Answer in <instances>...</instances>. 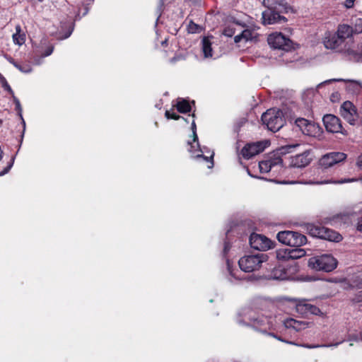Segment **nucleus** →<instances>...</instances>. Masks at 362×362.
I'll return each mask as SVG.
<instances>
[{
    "label": "nucleus",
    "mask_w": 362,
    "mask_h": 362,
    "mask_svg": "<svg viewBox=\"0 0 362 362\" xmlns=\"http://www.w3.org/2000/svg\"><path fill=\"white\" fill-rule=\"evenodd\" d=\"M301 325L302 322L292 318L288 319L285 322V325L286 327H293L296 330H299L300 329Z\"/></svg>",
    "instance_id": "a878e982"
},
{
    "label": "nucleus",
    "mask_w": 362,
    "mask_h": 362,
    "mask_svg": "<svg viewBox=\"0 0 362 362\" xmlns=\"http://www.w3.org/2000/svg\"><path fill=\"white\" fill-rule=\"evenodd\" d=\"M263 4L267 8L278 10V11L288 13L293 11L285 0H264Z\"/></svg>",
    "instance_id": "f3484780"
},
{
    "label": "nucleus",
    "mask_w": 362,
    "mask_h": 362,
    "mask_svg": "<svg viewBox=\"0 0 362 362\" xmlns=\"http://www.w3.org/2000/svg\"><path fill=\"white\" fill-rule=\"evenodd\" d=\"M3 124V120L1 119H0V127L2 126Z\"/></svg>",
    "instance_id": "09e8293b"
},
{
    "label": "nucleus",
    "mask_w": 362,
    "mask_h": 362,
    "mask_svg": "<svg viewBox=\"0 0 362 362\" xmlns=\"http://www.w3.org/2000/svg\"><path fill=\"white\" fill-rule=\"evenodd\" d=\"M355 0H346L344 5L346 8H351L354 6Z\"/></svg>",
    "instance_id": "4c0bfd02"
},
{
    "label": "nucleus",
    "mask_w": 362,
    "mask_h": 362,
    "mask_svg": "<svg viewBox=\"0 0 362 362\" xmlns=\"http://www.w3.org/2000/svg\"><path fill=\"white\" fill-rule=\"evenodd\" d=\"M165 116L168 119L178 120L180 118L185 119L183 117H181L180 115L173 112V110H166L165 112Z\"/></svg>",
    "instance_id": "bb28decb"
},
{
    "label": "nucleus",
    "mask_w": 362,
    "mask_h": 362,
    "mask_svg": "<svg viewBox=\"0 0 362 362\" xmlns=\"http://www.w3.org/2000/svg\"><path fill=\"white\" fill-rule=\"evenodd\" d=\"M354 33H362V19L358 18L356 21L355 28L354 29Z\"/></svg>",
    "instance_id": "2f4dec72"
},
{
    "label": "nucleus",
    "mask_w": 362,
    "mask_h": 362,
    "mask_svg": "<svg viewBox=\"0 0 362 362\" xmlns=\"http://www.w3.org/2000/svg\"><path fill=\"white\" fill-rule=\"evenodd\" d=\"M20 70L24 73H29L32 69H20Z\"/></svg>",
    "instance_id": "49530a36"
},
{
    "label": "nucleus",
    "mask_w": 362,
    "mask_h": 362,
    "mask_svg": "<svg viewBox=\"0 0 362 362\" xmlns=\"http://www.w3.org/2000/svg\"><path fill=\"white\" fill-rule=\"evenodd\" d=\"M251 247L259 251H265L273 247L274 243L266 236L253 233L249 239Z\"/></svg>",
    "instance_id": "6e6552de"
},
{
    "label": "nucleus",
    "mask_w": 362,
    "mask_h": 362,
    "mask_svg": "<svg viewBox=\"0 0 362 362\" xmlns=\"http://www.w3.org/2000/svg\"><path fill=\"white\" fill-rule=\"evenodd\" d=\"M283 12L269 9L262 12V19L264 25L282 24L287 21L286 18L281 16Z\"/></svg>",
    "instance_id": "9b49d317"
},
{
    "label": "nucleus",
    "mask_w": 362,
    "mask_h": 362,
    "mask_svg": "<svg viewBox=\"0 0 362 362\" xmlns=\"http://www.w3.org/2000/svg\"><path fill=\"white\" fill-rule=\"evenodd\" d=\"M312 160L311 151L306 150L301 153L291 157L290 165L295 168H304Z\"/></svg>",
    "instance_id": "dca6fc26"
},
{
    "label": "nucleus",
    "mask_w": 362,
    "mask_h": 362,
    "mask_svg": "<svg viewBox=\"0 0 362 362\" xmlns=\"http://www.w3.org/2000/svg\"><path fill=\"white\" fill-rule=\"evenodd\" d=\"M37 1H40V2H42L43 1V0H37Z\"/></svg>",
    "instance_id": "864d4df0"
},
{
    "label": "nucleus",
    "mask_w": 362,
    "mask_h": 362,
    "mask_svg": "<svg viewBox=\"0 0 362 362\" xmlns=\"http://www.w3.org/2000/svg\"><path fill=\"white\" fill-rule=\"evenodd\" d=\"M341 40L345 44V40L352 37L354 33V28L346 24H340L338 25L337 30L336 32Z\"/></svg>",
    "instance_id": "aec40b11"
},
{
    "label": "nucleus",
    "mask_w": 362,
    "mask_h": 362,
    "mask_svg": "<svg viewBox=\"0 0 362 362\" xmlns=\"http://www.w3.org/2000/svg\"><path fill=\"white\" fill-rule=\"evenodd\" d=\"M305 228L308 234L313 237L334 242H339L342 239L339 233L320 225L308 223Z\"/></svg>",
    "instance_id": "7ed1b4c3"
},
{
    "label": "nucleus",
    "mask_w": 362,
    "mask_h": 362,
    "mask_svg": "<svg viewBox=\"0 0 362 362\" xmlns=\"http://www.w3.org/2000/svg\"><path fill=\"white\" fill-rule=\"evenodd\" d=\"M13 40L15 44L22 45L25 41V35L22 32L20 25L16 26V33L13 35Z\"/></svg>",
    "instance_id": "5701e85b"
},
{
    "label": "nucleus",
    "mask_w": 362,
    "mask_h": 362,
    "mask_svg": "<svg viewBox=\"0 0 362 362\" xmlns=\"http://www.w3.org/2000/svg\"><path fill=\"white\" fill-rule=\"evenodd\" d=\"M268 160L271 161V163L272 164V168L276 166H280V167L283 166V160L279 156L276 157V158H271L268 159Z\"/></svg>",
    "instance_id": "c756f323"
},
{
    "label": "nucleus",
    "mask_w": 362,
    "mask_h": 362,
    "mask_svg": "<svg viewBox=\"0 0 362 362\" xmlns=\"http://www.w3.org/2000/svg\"><path fill=\"white\" fill-rule=\"evenodd\" d=\"M268 44L273 49L288 52L293 48V42L281 33H273L267 37Z\"/></svg>",
    "instance_id": "39448f33"
},
{
    "label": "nucleus",
    "mask_w": 362,
    "mask_h": 362,
    "mask_svg": "<svg viewBox=\"0 0 362 362\" xmlns=\"http://www.w3.org/2000/svg\"><path fill=\"white\" fill-rule=\"evenodd\" d=\"M308 264L315 271L329 272L337 267V261L331 255H322L310 257Z\"/></svg>",
    "instance_id": "f03ea898"
},
{
    "label": "nucleus",
    "mask_w": 362,
    "mask_h": 362,
    "mask_svg": "<svg viewBox=\"0 0 362 362\" xmlns=\"http://www.w3.org/2000/svg\"><path fill=\"white\" fill-rule=\"evenodd\" d=\"M284 255L281 256V252L277 254L279 258L285 259H297L305 255V250L300 247H295L293 249H286L284 252Z\"/></svg>",
    "instance_id": "6ab92c4d"
},
{
    "label": "nucleus",
    "mask_w": 362,
    "mask_h": 362,
    "mask_svg": "<svg viewBox=\"0 0 362 362\" xmlns=\"http://www.w3.org/2000/svg\"><path fill=\"white\" fill-rule=\"evenodd\" d=\"M343 81V80L342 79H330V80H327V81H325V82L320 83L319 85V86L322 85L323 83H331L332 81Z\"/></svg>",
    "instance_id": "37998d69"
},
{
    "label": "nucleus",
    "mask_w": 362,
    "mask_h": 362,
    "mask_svg": "<svg viewBox=\"0 0 362 362\" xmlns=\"http://www.w3.org/2000/svg\"><path fill=\"white\" fill-rule=\"evenodd\" d=\"M202 49L205 57L212 56L211 43L208 37H204L202 40Z\"/></svg>",
    "instance_id": "b1692460"
},
{
    "label": "nucleus",
    "mask_w": 362,
    "mask_h": 362,
    "mask_svg": "<svg viewBox=\"0 0 362 362\" xmlns=\"http://www.w3.org/2000/svg\"><path fill=\"white\" fill-rule=\"evenodd\" d=\"M191 104L194 105V100H192V102H189L188 100L185 98H178L177 99L176 104L173 105V107H175L180 113L185 114L191 112Z\"/></svg>",
    "instance_id": "412c9836"
},
{
    "label": "nucleus",
    "mask_w": 362,
    "mask_h": 362,
    "mask_svg": "<svg viewBox=\"0 0 362 362\" xmlns=\"http://www.w3.org/2000/svg\"><path fill=\"white\" fill-rule=\"evenodd\" d=\"M356 163L359 167H362V153L358 157Z\"/></svg>",
    "instance_id": "79ce46f5"
},
{
    "label": "nucleus",
    "mask_w": 362,
    "mask_h": 362,
    "mask_svg": "<svg viewBox=\"0 0 362 362\" xmlns=\"http://www.w3.org/2000/svg\"><path fill=\"white\" fill-rule=\"evenodd\" d=\"M326 130L332 133H341L346 135L347 132L343 129L341 119L331 114L325 115L322 118Z\"/></svg>",
    "instance_id": "1a4fd4ad"
},
{
    "label": "nucleus",
    "mask_w": 362,
    "mask_h": 362,
    "mask_svg": "<svg viewBox=\"0 0 362 362\" xmlns=\"http://www.w3.org/2000/svg\"><path fill=\"white\" fill-rule=\"evenodd\" d=\"M53 49H54V47L52 45L48 46L47 48L46 49V50L45 51V52H43L42 54V56L43 57H45L50 55L52 53Z\"/></svg>",
    "instance_id": "c9c22d12"
},
{
    "label": "nucleus",
    "mask_w": 362,
    "mask_h": 362,
    "mask_svg": "<svg viewBox=\"0 0 362 362\" xmlns=\"http://www.w3.org/2000/svg\"><path fill=\"white\" fill-rule=\"evenodd\" d=\"M340 113L343 118L352 125L355 124L358 118L356 107L349 100L343 103L340 107Z\"/></svg>",
    "instance_id": "f8f14e48"
},
{
    "label": "nucleus",
    "mask_w": 362,
    "mask_h": 362,
    "mask_svg": "<svg viewBox=\"0 0 362 362\" xmlns=\"http://www.w3.org/2000/svg\"><path fill=\"white\" fill-rule=\"evenodd\" d=\"M192 136H193V142H197V145L199 144L198 142V136H197V132L194 131V132L192 133Z\"/></svg>",
    "instance_id": "a19ab883"
},
{
    "label": "nucleus",
    "mask_w": 362,
    "mask_h": 362,
    "mask_svg": "<svg viewBox=\"0 0 362 362\" xmlns=\"http://www.w3.org/2000/svg\"><path fill=\"white\" fill-rule=\"evenodd\" d=\"M296 312L303 315L308 316L309 315H322L321 310L315 305L310 304L307 300H300L296 304Z\"/></svg>",
    "instance_id": "2eb2a0df"
},
{
    "label": "nucleus",
    "mask_w": 362,
    "mask_h": 362,
    "mask_svg": "<svg viewBox=\"0 0 362 362\" xmlns=\"http://www.w3.org/2000/svg\"><path fill=\"white\" fill-rule=\"evenodd\" d=\"M0 83H1V84L2 86V87L6 90L9 92L10 93H13V90L11 88V86H9V84L8 83L7 81L6 80V78L1 74H0Z\"/></svg>",
    "instance_id": "cd10ccee"
},
{
    "label": "nucleus",
    "mask_w": 362,
    "mask_h": 362,
    "mask_svg": "<svg viewBox=\"0 0 362 362\" xmlns=\"http://www.w3.org/2000/svg\"><path fill=\"white\" fill-rule=\"evenodd\" d=\"M230 247H231V245H230V243L228 241H225L224 245H223V253L224 257H226L227 255L228 252L230 250Z\"/></svg>",
    "instance_id": "72a5a7b5"
},
{
    "label": "nucleus",
    "mask_w": 362,
    "mask_h": 362,
    "mask_svg": "<svg viewBox=\"0 0 362 362\" xmlns=\"http://www.w3.org/2000/svg\"><path fill=\"white\" fill-rule=\"evenodd\" d=\"M197 25L193 23L192 21H190L189 25H188V30L189 33H194L197 30Z\"/></svg>",
    "instance_id": "f704fd0d"
},
{
    "label": "nucleus",
    "mask_w": 362,
    "mask_h": 362,
    "mask_svg": "<svg viewBox=\"0 0 362 362\" xmlns=\"http://www.w3.org/2000/svg\"><path fill=\"white\" fill-rule=\"evenodd\" d=\"M332 96H334V98H336V95H334V93H332Z\"/></svg>",
    "instance_id": "603ef678"
},
{
    "label": "nucleus",
    "mask_w": 362,
    "mask_h": 362,
    "mask_svg": "<svg viewBox=\"0 0 362 362\" xmlns=\"http://www.w3.org/2000/svg\"><path fill=\"white\" fill-rule=\"evenodd\" d=\"M14 102H15V105H16V110L18 112V115L22 118V114H21L22 108H21L20 101L18 98H14Z\"/></svg>",
    "instance_id": "473e14b6"
},
{
    "label": "nucleus",
    "mask_w": 362,
    "mask_h": 362,
    "mask_svg": "<svg viewBox=\"0 0 362 362\" xmlns=\"http://www.w3.org/2000/svg\"><path fill=\"white\" fill-rule=\"evenodd\" d=\"M259 168L261 173H268L272 169V164L268 159L262 160L259 163Z\"/></svg>",
    "instance_id": "393cba45"
},
{
    "label": "nucleus",
    "mask_w": 362,
    "mask_h": 362,
    "mask_svg": "<svg viewBox=\"0 0 362 362\" xmlns=\"http://www.w3.org/2000/svg\"><path fill=\"white\" fill-rule=\"evenodd\" d=\"M262 121L273 132H278L286 123L283 112L279 109L267 110L262 115Z\"/></svg>",
    "instance_id": "f257e3e1"
},
{
    "label": "nucleus",
    "mask_w": 362,
    "mask_h": 362,
    "mask_svg": "<svg viewBox=\"0 0 362 362\" xmlns=\"http://www.w3.org/2000/svg\"><path fill=\"white\" fill-rule=\"evenodd\" d=\"M192 133L194 132V131L197 132V126H196V123H195L194 120H193L192 122Z\"/></svg>",
    "instance_id": "c03bdc74"
},
{
    "label": "nucleus",
    "mask_w": 362,
    "mask_h": 362,
    "mask_svg": "<svg viewBox=\"0 0 362 362\" xmlns=\"http://www.w3.org/2000/svg\"><path fill=\"white\" fill-rule=\"evenodd\" d=\"M323 44L327 49H335L338 52L344 50L346 47L345 44H344L336 33H325Z\"/></svg>",
    "instance_id": "ddd939ff"
},
{
    "label": "nucleus",
    "mask_w": 362,
    "mask_h": 362,
    "mask_svg": "<svg viewBox=\"0 0 362 362\" xmlns=\"http://www.w3.org/2000/svg\"><path fill=\"white\" fill-rule=\"evenodd\" d=\"M192 116L193 117H195V114H194V113H192Z\"/></svg>",
    "instance_id": "8fccbe9b"
},
{
    "label": "nucleus",
    "mask_w": 362,
    "mask_h": 362,
    "mask_svg": "<svg viewBox=\"0 0 362 362\" xmlns=\"http://www.w3.org/2000/svg\"><path fill=\"white\" fill-rule=\"evenodd\" d=\"M187 144L190 146V148H189L188 151L192 153V158H196V159L202 158L206 162L209 163V165H208L209 168H213L214 153H212L211 155L209 157H208L203 154V151L200 148L199 144H197V149H194L195 146L192 144V142L188 141Z\"/></svg>",
    "instance_id": "a211bd4d"
},
{
    "label": "nucleus",
    "mask_w": 362,
    "mask_h": 362,
    "mask_svg": "<svg viewBox=\"0 0 362 362\" xmlns=\"http://www.w3.org/2000/svg\"><path fill=\"white\" fill-rule=\"evenodd\" d=\"M346 158V155L342 152H331L324 155L319 160V165L328 168Z\"/></svg>",
    "instance_id": "4468645a"
},
{
    "label": "nucleus",
    "mask_w": 362,
    "mask_h": 362,
    "mask_svg": "<svg viewBox=\"0 0 362 362\" xmlns=\"http://www.w3.org/2000/svg\"><path fill=\"white\" fill-rule=\"evenodd\" d=\"M72 31H73V28L69 30L66 35L65 36L63 37V39H66V38H68L72 33Z\"/></svg>",
    "instance_id": "a18cd8bd"
},
{
    "label": "nucleus",
    "mask_w": 362,
    "mask_h": 362,
    "mask_svg": "<svg viewBox=\"0 0 362 362\" xmlns=\"http://www.w3.org/2000/svg\"><path fill=\"white\" fill-rule=\"evenodd\" d=\"M227 264H228V271H229V272H230V274L233 277H234L235 279H240V278H239L238 276H237L235 275V274L233 272V271L231 269V268H230V264H229V262H228V261L227 262Z\"/></svg>",
    "instance_id": "58836bf2"
},
{
    "label": "nucleus",
    "mask_w": 362,
    "mask_h": 362,
    "mask_svg": "<svg viewBox=\"0 0 362 362\" xmlns=\"http://www.w3.org/2000/svg\"><path fill=\"white\" fill-rule=\"evenodd\" d=\"M269 145L267 140L247 143L241 150V155L245 159H250L253 156L263 152Z\"/></svg>",
    "instance_id": "0eeeda50"
},
{
    "label": "nucleus",
    "mask_w": 362,
    "mask_h": 362,
    "mask_svg": "<svg viewBox=\"0 0 362 362\" xmlns=\"http://www.w3.org/2000/svg\"><path fill=\"white\" fill-rule=\"evenodd\" d=\"M15 157H11L10 161L8 162L7 166L4 168L2 171L0 172V176L4 175L5 174L8 173L11 168H12L13 163H14Z\"/></svg>",
    "instance_id": "7c9ffc66"
},
{
    "label": "nucleus",
    "mask_w": 362,
    "mask_h": 362,
    "mask_svg": "<svg viewBox=\"0 0 362 362\" xmlns=\"http://www.w3.org/2000/svg\"><path fill=\"white\" fill-rule=\"evenodd\" d=\"M186 58H187L186 54H177L173 57V61L185 60Z\"/></svg>",
    "instance_id": "e433bc0d"
},
{
    "label": "nucleus",
    "mask_w": 362,
    "mask_h": 362,
    "mask_svg": "<svg viewBox=\"0 0 362 362\" xmlns=\"http://www.w3.org/2000/svg\"><path fill=\"white\" fill-rule=\"evenodd\" d=\"M349 180H341V181H337V182H334L335 183H344V182H349Z\"/></svg>",
    "instance_id": "de8ad7c7"
},
{
    "label": "nucleus",
    "mask_w": 362,
    "mask_h": 362,
    "mask_svg": "<svg viewBox=\"0 0 362 362\" xmlns=\"http://www.w3.org/2000/svg\"><path fill=\"white\" fill-rule=\"evenodd\" d=\"M332 96H334V98H336V95H334V93H332Z\"/></svg>",
    "instance_id": "3c124183"
},
{
    "label": "nucleus",
    "mask_w": 362,
    "mask_h": 362,
    "mask_svg": "<svg viewBox=\"0 0 362 362\" xmlns=\"http://www.w3.org/2000/svg\"><path fill=\"white\" fill-rule=\"evenodd\" d=\"M353 283L358 288H362V272L356 274L353 277Z\"/></svg>",
    "instance_id": "c85d7f7f"
},
{
    "label": "nucleus",
    "mask_w": 362,
    "mask_h": 362,
    "mask_svg": "<svg viewBox=\"0 0 362 362\" xmlns=\"http://www.w3.org/2000/svg\"><path fill=\"white\" fill-rule=\"evenodd\" d=\"M357 229L362 232V216L360 217L358 219V222H357Z\"/></svg>",
    "instance_id": "ea45409f"
},
{
    "label": "nucleus",
    "mask_w": 362,
    "mask_h": 362,
    "mask_svg": "<svg viewBox=\"0 0 362 362\" xmlns=\"http://www.w3.org/2000/svg\"><path fill=\"white\" fill-rule=\"evenodd\" d=\"M294 124L305 135L315 136L319 131L317 125L303 117L296 118Z\"/></svg>",
    "instance_id": "9d476101"
},
{
    "label": "nucleus",
    "mask_w": 362,
    "mask_h": 362,
    "mask_svg": "<svg viewBox=\"0 0 362 362\" xmlns=\"http://www.w3.org/2000/svg\"><path fill=\"white\" fill-rule=\"evenodd\" d=\"M264 261V255H248L241 257L238 265L242 271L252 272L257 270Z\"/></svg>",
    "instance_id": "423d86ee"
},
{
    "label": "nucleus",
    "mask_w": 362,
    "mask_h": 362,
    "mask_svg": "<svg viewBox=\"0 0 362 362\" xmlns=\"http://www.w3.org/2000/svg\"><path fill=\"white\" fill-rule=\"evenodd\" d=\"M257 37V33L252 30L245 29L240 35H237L234 37L235 42H240L243 39L245 41L252 40Z\"/></svg>",
    "instance_id": "4be33fe9"
},
{
    "label": "nucleus",
    "mask_w": 362,
    "mask_h": 362,
    "mask_svg": "<svg viewBox=\"0 0 362 362\" xmlns=\"http://www.w3.org/2000/svg\"><path fill=\"white\" fill-rule=\"evenodd\" d=\"M276 238L280 243L293 247H300L307 243L305 235L292 230L280 231L277 233Z\"/></svg>",
    "instance_id": "20e7f679"
}]
</instances>
